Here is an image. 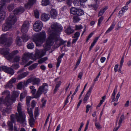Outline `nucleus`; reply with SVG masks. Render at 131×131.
<instances>
[{
	"label": "nucleus",
	"mask_w": 131,
	"mask_h": 131,
	"mask_svg": "<svg viewBox=\"0 0 131 131\" xmlns=\"http://www.w3.org/2000/svg\"><path fill=\"white\" fill-rule=\"evenodd\" d=\"M18 113L15 114H12L10 116L11 121H8L7 124L9 127V130L12 131L13 129V123H15L16 120L20 124L25 123L26 116L23 112L21 111V103H19L17 106Z\"/></svg>",
	"instance_id": "1"
},
{
	"label": "nucleus",
	"mask_w": 131,
	"mask_h": 131,
	"mask_svg": "<svg viewBox=\"0 0 131 131\" xmlns=\"http://www.w3.org/2000/svg\"><path fill=\"white\" fill-rule=\"evenodd\" d=\"M17 19L16 17L12 14L9 17L7 18L6 23L2 26V29L4 31H7L11 28L12 25L14 24L17 21Z\"/></svg>",
	"instance_id": "2"
},
{
	"label": "nucleus",
	"mask_w": 131,
	"mask_h": 131,
	"mask_svg": "<svg viewBox=\"0 0 131 131\" xmlns=\"http://www.w3.org/2000/svg\"><path fill=\"white\" fill-rule=\"evenodd\" d=\"M46 37V33L45 31H43L37 34L33 40L37 46H39L45 41Z\"/></svg>",
	"instance_id": "3"
},
{
	"label": "nucleus",
	"mask_w": 131,
	"mask_h": 131,
	"mask_svg": "<svg viewBox=\"0 0 131 131\" xmlns=\"http://www.w3.org/2000/svg\"><path fill=\"white\" fill-rule=\"evenodd\" d=\"M51 27V29H49L48 30V36H50L51 34L55 35L60 34L59 32L61 31L63 29L62 27L58 25L57 23H52Z\"/></svg>",
	"instance_id": "4"
},
{
	"label": "nucleus",
	"mask_w": 131,
	"mask_h": 131,
	"mask_svg": "<svg viewBox=\"0 0 131 131\" xmlns=\"http://www.w3.org/2000/svg\"><path fill=\"white\" fill-rule=\"evenodd\" d=\"M13 41L12 38H7L6 35L5 34L2 35L0 38V43L4 44L7 47L9 46Z\"/></svg>",
	"instance_id": "5"
},
{
	"label": "nucleus",
	"mask_w": 131,
	"mask_h": 131,
	"mask_svg": "<svg viewBox=\"0 0 131 131\" xmlns=\"http://www.w3.org/2000/svg\"><path fill=\"white\" fill-rule=\"evenodd\" d=\"M40 80L38 78L32 77L29 78L26 81L24 82V86H27L28 84L32 82L34 85H37L38 86L40 83Z\"/></svg>",
	"instance_id": "6"
},
{
	"label": "nucleus",
	"mask_w": 131,
	"mask_h": 131,
	"mask_svg": "<svg viewBox=\"0 0 131 131\" xmlns=\"http://www.w3.org/2000/svg\"><path fill=\"white\" fill-rule=\"evenodd\" d=\"M8 100V96H6L5 98V100H3V96L0 98V110L1 111L3 112V115H6L5 113H9L10 112V110L8 108H7V107L5 108H3L2 107V105L5 103H8L9 104L7 101Z\"/></svg>",
	"instance_id": "7"
},
{
	"label": "nucleus",
	"mask_w": 131,
	"mask_h": 131,
	"mask_svg": "<svg viewBox=\"0 0 131 131\" xmlns=\"http://www.w3.org/2000/svg\"><path fill=\"white\" fill-rule=\"evenodd\" d=\"M52 36L51 34L50 36H48V39L47 40L46 43L43 45L44 48L46 51L49 50L50 46L52 45L54 43Z\"/></svg>",
	"instance_id": "8"
},
{
	"label": "nucleus",
	"mask_w": 131,
	"mask_h": 131,
	"mask_svg": "<svg viewBox=\"0 0 131 131\" xmlns=\"http://www.w3.org/2000/svg\"><path fill=\"white\" fill-rule=\"evenodd\" d=\"M70 12L72 14L74 15H76L78 16L83 15L84 13V10L82 9L74 7L71 8Z\"/></svg>",
	"instance_id": "9"
},
{
	"label": "nucleus",
	"mask_w": 131,
	"mask_h": 131,
	"mask_svg": "<svg viewBox=\"0 0 131 131\" xmlns=\"http://www.w3.org/2000/svg\"><path fill=\"white\" fill-rule=\"evenodd\" d=\"M59 34L51 35L52 36V38L53 40V42H55L56 43L58 41H59V46L63 45L65 43L66 41L63 40L62 39L60 38Z\"/></svg>",
	"instance_id": "10"
},
{
	"label": "nucleus",
	"mask_w": 131,
	"mask_h": 131,
	"mask_svg": "<svg viewBox=\"0 0 131 131\" xmlns=\"http://www.w3.org/2000/svg\"><path fill=\"white\" fill-rule=\"evenodd\" d=\"M45 54L46 52L44 50L42 49L38 50L36 52L34 58L33 59L34 60H36L37 59H39L43 56Z\"/></svg>",
	"instance_id": "11"
},
{
	"label": "nucleus",
	"mask_w": 131,
	"mask_h": 131,
	"mask_svg": "<svg viewBox=\"0 0 131 131\" xmlns=\"http://www.w3.org/2000/svg\"><path fill=\"white\" fill-rule=\"evenodd\" d=\"M48 85L46 83H43L42 85L40 86L38 88V92L40 93L41 95L42 93L46 94L48 91Z\"/></svg>",
	"instance_id": "12"
},
{
	"label": "nucleus",
	"mask_w": 131,
	"mask_h": 131,
	"mask_svg": "<svg viewBox=\"0 0 131 131\" xmlns=\"http://www.w3.org/2000/svg\"><path fill=\"white\" fill-rule=\"evenodd\" d=\"M12 93L11 98H8V100L7 101L9 104H12L15 101L16 98L18 97L19 93L18 92L13 91Z\"/></svg>",
	"instance_id": "13"
},
{
	"label": "nucleus",
	"mask_w": 131,
	"mask_h": 131,
	"mask_svg": "<svg viewBox=\"0 0 131 131\" xmlns=\"http://www.w3.org/2000/svg\"><path fill=\"white\" fill-rule=\"evenodd\" d=\"M42 26L41 21L39 20L37 21L33 25L34 30L36 31H39L41 30Z\"/></svg>",
	"instance_id": "14"
},
{
	"label": "nucleus",
	"mask_w": 131,
	"mask_h": 131,
	"mask_svg": "<svg viewBox=\"0 0 131 131\" xmlns=\"http://www.w3.org/2000/svg\"><path fill=\"white\" fill-rule=\"evenodd\" d=\"M29 26V23L28 21H24L22 26L21 31L22 33L26 34L28 31Z\"/></svg>",
	"instance_id": "15"
},
{
	"label": "nucleus",
	"mask_w": 131,
	"mask_h": 131,
	"mask_svg": "<svg viewBox=\"0 0 131 131\" xmlns=\"http://www.w3.org/2000/svg\"><path fill=\"white\" fill-rule=\"evenodd\" d=\"M16 81V78H13L4 85L5 89H11L13 87V84L15 83Z\"/></svg>",
	"instance_id": "16"
},
{
	"label": "nucleus",
	"mask_w": 131,
	"mask_h": 131,
	"mask_svg": "<svg viewBox=\"0 0 131 131\" xmlns=\"http://www.w3.org/2000/svg\"><path fill=\"white\" fill-rule=\"evenodd\" d=\"M4 57L8 60H10L13 58V55L7 50L3 51L2 53Z\"/></svg>",
	"instance_id": "17"
},
{
	"label": "nucleus",
	"mask_w": 131,
	"mask_h": 131,
	"mask_svg": "<svg viewBox=\"0 0 131 131\" xmlns=\"http://www.w3.org/2000/svg\"><path fill=\"white\" fill-rule=\"evenodd\" d=\"M5 4L4 3L0 4V22L2 21L5 17V12L3 10V6Z\"/></svg>",
	"instance_id": "18"
},
{
	"label": "nucleus",
	"mask_w": 131,
	"mask_h": 131,
	"mask_svg": "<svg viewBox=\"0 0 131 131\" xmlns=\"http://www.w3.org/2000/svg\"><path fill=\"white\" fill-rule=\"evenodd\" d=\"M1 71H3L11 75H13L14 73V71L12 69L5 66L1 67Z\"/></svg>",
	"instance_id": "19"
},
{
	"label": "nucleus",
	"mask_w": 131,
	"mask_h": 131,
	"mask_svg": "<svg viewBox=\"0 0 131 131\" xmlns=\"http://www.w3.org/2000/svg\"><path fill=\"white\" fill-rule=\"evenodd\" d=\"M93 89V86H91L90 88L83 100V102L84 103H85L87 102L89 98V97L91 94Z\"/></svg>",
	"instance_id": "20"
},
{
	"label": "nucleus",
	"mask_w": 131,
	"mask_h": 131,
	"mask_svg": "<svg viewBox=\"0 0 131 131\" xmlns=\"http://www.w3.org/2000/svg\"><path fill=\"white\" fill-rule=\"evenodd\" d=\"M24 9L23 7H18L16 8L14 10L13 15L15 16L16 17L15 15H17L19 14H20L22 13L24 11ZM12 14H10V15Z\"/></svg>",
	"instance_id": "21"
},
{
	"label": "nucleus",
	"mask_w": 131,
	"mask_h": 131,
	"mask_svg": "<svg viewBox=\"0 0 131 131\" xmlns=\"http://www.w3.org/2000/svg\"><path fill=\"white\" fill-rule=\"evenodd\" d=\"M38 89L37 91L36 89H35L34 90H32L31 91V93L33 96V98L36 99L39 98L41 96L40 93L38 92Z\"/></svg>",
	"instance_id": "22"
},
{
	"label": "nucleus",
	"mask_w": 131,
	"mask_h": 131,
	"mask_svg": "<svg viewBox=\"0 0 131 131\" xmlns=\"http://www.w3.org/2000/svg\"><path fill=\"white\" fill-rule=\"evenodd\" d=\"M31 56L30 53H26L24 54L22 58V61L23 62H27Z\"/></svg>",
	"instance_id": "23"
},
{
	"label": "nucleus",
	"mask_w": 131,
	"mask_h": 131,
	"mask_svg": "<svg viewBox=\"0 0 131 131\" xmlns=\"http://www.w3.org/2000/svg\"><path fill=\"white\" fill-rule=\"evenodd\" d=\"M37 0H29L28 2L25 5V6L26 7H30L32 5L35 4Z\"/></svg>",
	"instance_id": "24"
},
{
	"label": "nucleus",
	"mask_w": 131,
	"mask_h": 131,
	"mask_svg": "<svg viewBox=\"0 0 131 131\" xmlns=\"http://www.w3.org/2000/svg\"><path fill=\"white\" fill-rule=\"evenodd\" d=\"M50 17V16L48 14H42L41 16V19L45 21L48 20Z\"/></svg>",
	"instance_id": "25"
},
{
	"label": "nucleus",
	"mask_w": 131,
	"mask_h": 131,
	"mask_svg": "<svg viewBox=\"0 0 131 131\" xmlns=\"http://www.w3.org/2000/svg\"><path fill=\"white\" fill-rule=\"evenodd\" d=\"M29 73L28 71L24 72L19 75L17 78L18 80H20L27 76Z\"/></svg>",
	"instance_id": "26"
},
{
	"label": "nucleus",
	"mask_w": 131,
	"mask_h": 131,
	"mask_svg": "<svg viewBox=\"0 0 131 131\" xmlns=\"http://www.w3.org/2000/svg\"><path fill=\"white\" fill-rule=\"evenodd\" d=\"M74 30L70 26L67 28L65 30V32L68 35H70L74 32Z\"/></svg>",
	"instance_id": "27"
},
{
	"label": "nucleus",
	"mask_w": 131,
	"mask_h": 131,
	"mask_svg": "<svg viewBox=\"0 0 131 131\" xmlns=\"http://www.w3.org/2000/svg\"><path fill=\"white\" fill-rule=\"evenodd\" d=\"M50 14L51 18H55L57 16V12L56 10L54 9H52L50 12Z\"/></svg>",
	"instance_id": "28"
},
{
	"label": "nucleus",
	"mask_w": 131,
	"mask_h": 131,
	"mask_svg": "<svg viewBox=\"0 0 131 131\" xmlns=\"http://www.w3.org/2000/svg\"><path fill=\"white\" fill-rule=\"evenodd\" d=\"M27 91L25 90L24 91L22 92L20 94V100L21 101H23V99L27 95Z\"/></svg>",
	"instance_id": "29"
},
{
	"label": "nucleus",
	"mask_w": 131,
	"mask_h": 131,
	"mask_svg": "<svg viewBox=\"0 0 131 131\" xmlns=\"http://www.w3.org/2000/svg\"><path fill=\"white\" fill-rule=\"evenodd\" d=\"M30 118L29 119V124L30 126L32 127H34V123L35 121L33 117V116H30Z\"/></svg>",
	"instance_id": "30"
},
{
	"label": "nucleus",
	"mask_w": 131,
	"mask_h": 131,
	"mask_svg": "<svg viewBox=\"0 0 131 131\" xmlns=\"http://www.w3.org/2000/svg\"><path fill=\"white\" fill-rule=\"evenodd\" d=\"M64 55V53H62L61 55L59 56L57 59V63L56 67L57 68H58L60 65V63L61 61V59L62 58Z\"/></svg>",
	"instance_id": "31"
},
{
	"label": "nucleus",
	"mask_w": 131,
	"mask_h": 131,
	"mask_svg": "<svg viewBox=\"0 0 131 131\" xmlns=\"http://www.w3.org/2000/svg\"><path fill=\"white\" fill-rule=\"evenodd\" d=\"M21 38L24 42H26L30 38L27 34H23L22 35Z\"/></svg>",
	"instance_id": "32"
},
{
	"label": "nucleus",
	"mask_w": 131,
	"mask_h": 131,
	"mask_svg": "<svg viewBox=\"0 0 131 131\" xmlns=\"http://www.w3.org/2000/svg\"><path fill=\"white\" fill-rule=\"evenodd\" d=\"M107 8V7H106L103 8L101 9V10L99 12L98 17L103 16L102 15H103V13L105 12V10Z\"/></svg>",
	"instance_id": "33"
},
{
	"label": "nucleus",
	"mask_w": 131,
	"mask_h": 131,
	"mask_svg": "<svg viewBox=\"0 0 131 131\" xmlns=\"http://www.w3.org/2000/svg\"><path fill=\"white\" fill-rule=\"evenodd\" d=\"M79 1L77 0H74L73 1V3L75 6H80L81 7H84V5L83 4H81V3H79Z\"/></svg>",
	"instance_id": "34"
},
{
	"label": "nucleus",
	"mask_w": 131,
	"mask_h": 131,
	"mask_svg": "<svg viewBox=\"0 0 131 131\" xmlns=\"http://www.w3.org/2000/svg\"><path fill=\"white\" fill-rule=\"evenodd\" d=\"M78 16H74L72 18L73 22L75 23L78 22L80 20V18Z\"/></svg>",
	"instance_id": "35"
},
{
	"label": "nucleus",
	"mask_w": 131,
	"mask_h": 131,
	"mask_svg": "<svg viewBox=\"0 0 131 131\" xmlns=\"http://www.w3.org/2000/svg\"><path fill=\"white\" fill-rule=\"evenodd\" d=\"M115 25V24L114 23H113L110 26V27L108 28V30L105 32V34L111 31L114 28Z\"/></svg>",
	"instance_id": "36"
},
{
	"label": "nucleus",
	"mask_w": 131,
	"mask_h": 131,
	"mask_svg": "<svg viewBox=\"0 0 131 131\" xmlns=\"http://www.w3.org/2000/svg\"><path fill=\"white\" fill-rule=\"evenodd\" d=\"M16 43L17 45L19 46L22 45V41L19 36H17L16 38Z\"/></svg>",
	"instance_id": "37"
},
{
	"label": "nucleus",
	"mask_w": 131,
	"mask_h": 131,
	"mask_svg": "<svg viewBox=\"0 0 131 131\" xmlns=\"http://www.w3.org/2000/svg\"><path fill=\"white\" fill-rule=\"evenodd\" d=\"M48 59L47 57L42 58L39 59L38 61V62L39 64H41L46 61Z\"/></svg>",
	"instance_id": "38"
},
{
	"label": "nucleus",
	"mask_w": 131,
	"mask_h": 131,
	"mask_svg": "<svg viewBox=\"0 0 131 131\" xmlns=\"http://www.w3.org/2000/svg\"><path fill=\"white\" fill-rule=\"evenodd\" d=\"M98 20L97 23V25L99 27L101 26V24L104 19V17L103 16H100Z\"/></svg>",
	"instance_id": "39"
},
{
	"label": "nucleus",
	"mask_w": 131,
	"mask_h": 131,
	"mask_svg": "<svg viewBox=\"0 0 131 131\" xmlns=\"http://www.w3.org/2000/svg\"><path fill=\"white\" fill-rule=\"evenodd\" d=\"M125 118L124 115V114H123L120 117L119 120L118 122V125H121V123L122 122V121Z\"/></svg>",
	"instance_id": "40"
},
{
	"label": "nucleus",
	"mask_w": 131,
	"mask_h": 131,
	"mask_svg": "<svg viewBox=\"0 0 131 131\" xmlns=\"http://www.w3.org/2000/svg\"><path fill=\"white\" fill-rule=\"evenodd\" d=\"M2 95H6L7 96H8V98H9L10 92L8 90H7L3 92L2 93Z\"/></svg>",
	"instance_id": "41"
},
{
	"label": "nucleus",
	"mask_w": 131,
	"mask_h": 131,
	"mask_svg": "<svg viewBox=\"0 0 131 131\" xmlns=\"http://www.w3.org/2000/svg\"><path fill=\"white\" fill-rule=\"evenodd\" d=\"M28 113L29 114L30 116H33L32 113V108H29V107L28 106L27 108Z\"/></svg>",
	"instance_id": "42"
},
{
	"label": "nucleus",
	"mask_w": 131,
	"mask_h": 131,
	"mask_svg": "<svg viewBox=\"0 0 131 131\" xmlns=\"http://www.w3.org/2000/svg\"><path fill=\"white\" fill-rule=\"evenodd\" d=\"M49 3V0H42V5L43 6H47L48 5Z\"/></svg>",
	"instance_id": "43"
},
{
	"label": "nucleus",
	"mask_w": 131,
	"mask_h": 131,
	"mask_svg": "<svg viewBox=\"0 0 131 131\" xmlns=\"http://www.w3.org/2000/svg\"><path fill=\"white\" fill-rule=\"evenodd\" d=\"M61 84V81H59V83L57 84L56 85L55 89L54 90V92L55 93L58 90Z\"/></svg>",
	"instance_id": "44"
},
{
	"label": "nucleus",
	"mask_w": 131,
	"mask_h": 131,
	"mask_svg": "<svg viewBox=\"0 0 131 131\" xmlns=\"http://www.w3.org/2000/svg\"><path fill=\"white\" fill-rule=\"evenodd\" d=\"M83 28V26L81 25H76L75 26V30H79L82 29Z\"/></svg>",
	"instance_id": "45"
},
{
	"label": "nucleus",
	"mask_w": 131,
	"mask_h": 131,
	"mask_svg": "<svg viewBox=\"0 0 131 131\" xmlns=\"http://www.w3.org/2000/svg\"><path fill=\"white\" fill-rule=\"evenodd\" d=\"M38 64L36 63L32 64V65L29 67V70H33L36 68L38 65Z\"/></svg>",
	"instance_id": "46"
},
{
	"label": "nucleus",
	"mask_w": 131,
	"mask_h": 131,
	"mask_svg": "<svg viewBox=\"0 0 131 131\" xmlns=\"http://www.w3.org/2000/svg\"><path fill=\"white\" fill-rule=\"evenodd\" d=\"M20 57L18 56H16L14 58V62H18L20 60Z\"/></svg>",
	"instance_id": "47"
},
{
	"label": "nucleus",
	"mask_w": 131,
	"mask_h": 131,
	"mask_svg": "<svg viewBox=\"0 0 131 131\" xmlns=\"http://www.w3.org/2000/svg\"><path fill=\"white\" fill-rule=\"evenodd\" d=\"M26 104L28 107L29 106V103L31 100V98L29 97H26Z\"/></svg>",
	"instance_id": "48"
},
{
	"label": "nucleus",
	"mask_w": 131,
	"mask_h": 131,
	"mask_svg": "<svg viewBox=\"0 0 131 131\" xmlns=\"http://www.w3.org/2000/svg\"><path fill=\"white\" fill-rule=\"evenodd\" d=\"M66 4L69 6H71V4L72 3V0H66Z\"/></svg>",
	"instance_id": "49"
},
{
	"label": "nucleus",
	"mask_w": 131,
	"mask_h": 131,
	"mask_svg": "<svg viewBox=\"0 0 131 131\" xmlns=\"http://www.w3.org/2000/svg\"><path fill=\"white\" fill-rule=\"evenodd\" d=\"M116 93L113 92L112 95L111 96V99H112V101H111V102L112 103L114 102L115 101V96L116 94Z\"/></svg>",
	"instance_id": "50"
},
{
	"label": "nucleus",
	"mask_w": 131,
	"mask_h": 131,
	"mask_svg": "<svg viewBox=\"0 0 131 131\" xmlns=\"http://www.w3.org/2000/svg\"><path fill=\"white\" fill-rule=\"evenodd\" d=\"M27 48L29 49H32L34 47V46L33 43H31L29 44L27 46Z\"/></svg>",
	"instance_id": "51"
},
{
	"label": "nucleus",
	"mask_w": 131,
	"mask_h": 131,
	"mask_svg": "<svg viewBox=\"0 0 131 131\" xmlns=\"http://www.w3.org/2000/svg\"><path fill=\"white\" fill-rule=\"evenodd\" d=\"M23 86V82H21L18 83L17 85V88L18 89L21 90Z\"/></svg>",
	"instance_id": "52"
},
{
	"label": "nucleus",
	"mask_w": 131,
	"mask_h": 131,
	"mask_svg": "<svg viewBox=\"0 0 131 131\" xmlns=\"http://www.w3.org/2000/svg\"><path fill=\"white\" fill-rule=\"evenodd\" d=\"M80 33L79 32L77 31L74 34V36L72 37V38H78L79 37L80 35Z\"/></svg>",
	"instance_id": "53"
},
{
	"label": "nucleus",
	"mask_w": 131,
	"mask_h": 131,
	"mask_svg": "<svg viewBox=\"0 0 131 131\" xmlns=\"http://www.w3.org/2000/svg\"><path fill=\"white\" fill-rule=\"evenodd\" d=\"M34 15L36 18H38L39 17V13L37 10H35L34 11Z\"/></svg>",
	"instance_id": "54"
},
{
	"label": "nucleus",
	"mask_w": 131,
	"mask_h": 131,
	"mask_svg": "<svg viewBox=\"0 0 131 131\" xmlns=\"http://www.w3.org/2000/svg\"><path fill=\"white\" fill-rule=\"evenodd\" d=\"M95 125L96 128L98 129H100L102 128V127L100 125V124L99 123L95 122Z\"/></svg>",
	"instance_id": "55"
},
{
	"label": "nucleus",
	"mask_w": 131,
	"mask_h": 131,
	"mask_svg": "<svg viewBox=\"0 0 131 131\" xmlns=\"http://www.w3.org/2000/svg\"><path fill=\"white\" fill-rule=\"evenodd\" d=\"M38 108L37 107L35 109V110L34 113L35 117H36L39 114Z\"/></svg>",
	"instance_id": "56"
},
{
	"label": "nucleus",
	"mask_w": 131,
	"mask_h": 131,
	"mask_svg": "<svg viewBox=\"0 0 131 131\" xmlns=\"http://www.w3.org/2000/svg\"><path fill=\"white\" fill-rule=\"evenodd\" d=\"M8 10L10 11H12L14 8V6L13 5L11 4L8 5L7 7Z\"/></svg>",
	"instance_id": "57"
},
{
	"label": "nucleus",
	"mask_w": 131,
	"mask_h": 131,
	"mask_svg": "<svg viewBox=\"0 0 131 131\" xmlns=\"http://www.w3.org/2000/svg\"><path fill=\"white\" fill-rule=\"evenodd\" d=\"M80 86V84H79L78 85V86H77V87L76 88L74 93H73V94L72 95V97L73 96H74L77 93V92L78 91V88Z\"/></svg>",
	"instance_id": "58"
},
{
	"label": "nucleus",
	"mask_w": 131,
	"mask_h": 131,
	"mask_svg": "<svg viewBox=\"0 0 131 131\" xmlns=\"http://www.w3.org/2000/svg\"><path fill=\"white\" fill-rule=\"evenodd\" d=\"M12 67L14 69H17L19 68V65L18 64H15L12 65Z\"/></svg>",
	"instance_id": "59"
},
{
	"label": "nucleus",
	"mask_w": 131,
	"mask_h": 131,
	"mask_svg": "<svg viewBox=\"0 0 131 131\" xmlns=\"http://www.w3.org/2000/svg\"><path fill=\"white\" fill-rule=\"evenodd\" d=\"M19 52L18 50H14L11 53L12 55H13V57L14 55L17 54L19 53Z\"/></svg>",
	"instance_id": "60"
},
{
	"label": "nucleus",
	"mask_w": 131,
	"mask_h": 131,
	"mask_svg": "<svg viewBox=\"0 0 131 131\" xmlns=\"http://www.w3.org/2000/svg\"><path fill=\"white\" fill-rule=\"evenodd\" d=\"M91 6L93 7V9L96 10L98 7V5L97 4H93L91 5Z\"/></svg>",
	"instance_id": "61"
},
{
	"label": "nucleus",
	"mask_w": 131,
	"mask_h": 131,
	"mask_svg": "<svg viewBox=\"0 0 131 131\" xmlns=\"http://www.w3.org/2000/svg\"><path fill=\"white\" fill-rule=\"evenodd\" d=\"M36 105V102L35 101L33 100L31 103V108H34Z\"/></svg>",
	"instance_id": "62"
},
{
	"label": "nucleus",
	"mask_w": 131,
	"mask_h": 131,
	"mask_svg": "<svg viewBox=\"0 0 131 131\" xmlns=\"http://www.w3.org/2000/svg\"><path fill=\"white\" fill-rule=\"evenodd\" d=\"M81 57L82 56H81L79 58L76 64L77 67H78L80 64L81 59Z\"/></svg>",
	"instance_id": "63"
},
{
	"label": "nucleus",
	"mask_w": 131,
	"mask_h": 131,
	"mask_svg": "<svg viewBox=\"0 0 131 131\" xmlns=\"http://www.w3.org/2000/svg\"><path fill=\"white\" fill-rule=\"evenodd\" d=\"M83 75V72H80L78 76V78L80 79H81Z\"/></svg>",
	"instance_id": "64"
}]
</instances>
